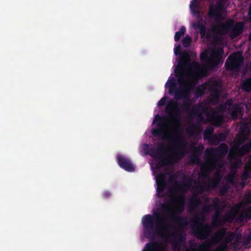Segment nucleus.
Wrapping results in <instances>:
<instances>
[{
  "mask_svg": "<svg viewBox=\"0 0 251 251\" xmlns=\"http://www.w3.org/2000/svg\"><path fill=\"white\" fill-rule=\"evenodd\" d=\"M228 151V146L225 143H222L216 148H210L206 149L204 155L208 160L210 159H215L217 166L218 159L225 157Z\"/></svg>",
  "mask_w": 251,
  "mask_h": 251,
  "instance_id": "nucleus-10",
  "label": "nucleus"
},
{
  "mask_svg": "<svg viewBox=\"0 0 251 251\" xmlns=\"http://www.w3.org/2000/svg\"><path fill=\"white\" fill-rule=\"evenodd\" d=\"M195 183L196 185L195 186V189L199 194H202L205 191H207V187L205 182H196Z\"/></svg>",
  "mask_w": 251,
  "mask_h": 251,
  "instance_id": "nucleus-25",
  "label": "nucleus"
},
{
  "mask_svg": "<svg viewBox=\"0 0 251 251\" xmlns=\"http://www.w3.org/2000/svg\"><path fill=\"white\" fill-rule=\"evenodd\" d=\"M241 87L246 92H250L251 91V77L245 79L241 85Z\"/></svg>",
  "mask_w": 251,
  "mask_h": 251,
  "instance_id": "nucleus-28",
  "label": "nucleus"
},
{
  "mask_svg": "<svg viewBox=\"0 0 251 251\" xmlns=\"http://www.w3.org/2000/svg\"><path fill=\"white\" fill-rule=\"evenodd\" d=\"M179 240H180V241H184V240H185V238H184V237H183V236H180V237H179Z\"/></svg>",
  "mask_w": 251,
  "mask_h": 251,
  "instance_id": "nucleus-53",
  "label": "nucleus"
},
{
  "mask_svg": "<svg viewBox=\"0 0 251 251\" xmlns=\"http://www.w3.org/2000/svg\"><path fill=\"white\" fill-rule=\"evenodd\" d=\"M204 146L200 144L197 147L192 146L191 148L193 154L190 156V159L192 164H196L197 165L201 163L200 156L202 155L204 151Z\"/></svg>",
  "mask_w": 251,
  "mask_h": 251,
  "instance_id": "nucleus-15",
  "label": "nucleus"
},
{
  "mask_svg": "<svg viewBox=\"0 0 251 251\" xmlns=\"http://www.w3.org/2000/svg\"><path fill=\"white\" fill-rule=\"evenodd\" d=\"M169 177H170V179L171 180L172 179V178H173V176H170Z\"/></svg>",
  "mask_w": 251,
  "mask_h": 251,
  "instance_id": "nucleus-57",
  "label": "nucleus"
},
{
  "mask_svg": "<svg viewBox=\"0 0 251 251\" xmlns=\"http://www.w3.org/2000/svg\"><path fill=\"white\" fill-rule=\"evenodd\" d=\"M162 210L166 213H169L171 209V203H163L161 205Z\"/></svg>",
  "mask_w": 251,
  "mask_h": 251,
  "instance_id": "nucleus-38",
  "label": "nucleus"
},
{
  "mask_svg": "<svg viewBox=\"0 0 251 251\" xmlns=\"http://www.w3.org/2000/svg\"><path fill=\"white\" fill-rule=\"evenodd\" d=\"M251 129L246 124L242 125L240 128L239 134L237 137L236 142L238 146L243 144L249 137Z\"/></svg>",
  "mask_w": 251,
  "mask_h": 251,
  "instance_id": "nucleus-17",
  "label": "nucleus"
},
{
  "mask_svg": "<svg viewBox=\"0 0 251 251\" xmlns=\"http://www.w3.org/2000/svg\"><path fill=\"white\" fill-rule=\"evenodd\" d=\"M249 39L250 41H251V33L249 34Z\"/></svg>",
  "mask_w": 251,
  "mask_h": 251,
  "instance_id": "nucleus-54",
  "label": "nucleus"
},
{
  "mask_svg": "<svg viewBox=\"0 0 251 251\" xmlns=\"http://www.w3.org/2000/svg\"><path fill=\"white\" fill-rule=\"evenodd\" d=\"M184 65V62L183 61H179L175 70V76L178 78L179 86L178 88L176 87L173 94L171 95L174 96L176 100L180 99L183 100L180 107L183 111L190 112L188 119L193 120L195 116H197L199 118V121L201 122L204 120L201 112V109L202 107L201 105L198 104L190 109L191 100L190 94L191 91L193 88V85L190 81L186 80V79L189 77V75L183 71V67Z\"/></svg>",
  "mask_w": 251,
  "mask_h": 251,
  "instance_id": "nucleus-1",
  "label": "nucleus"
},
{
  "mask_svg": "<svg viewBox=\"0 0 251 251\" xmlns=\"http://www.w3.org/2000/svg\"><path fill=\"white\" fill-rule=\"evenodd\" d=\"M210 210V205H204L202 208V216L196 215L191 220L193 232L195 236L199 239H206L210 236L212 232L211 226L208 224H203L205 219L203 214L208 213Z\"/></svg>",
  "mask_w": 251,
  "mask_h": 251,
  "instance_id": "nucleus-5",
  "label": "nucleus"
},
{
  "mask_svg": "<svg viewBox=\"0 0 251 251\" xmlns=\"http://www.w3.org/2000/svg\"><path fill=\"white\" fill-rule=\"evenodd\" d=\"M164 133L167 135L171 136V138L169 140L173 139L176 142L178 149L172 155L164 157L163 155L166 151V148L162 143H159L156 149H155V153L158 157L155 158L159 160V161L155 164V167L157 169H160L162 167L173 164L174 162L182 158L186 153L183 148L185 147L186 142L180 134H167L165 131ZM160 136L163 137L162 135ZM163 139H164V138ZM165 140L168 139H165Z\"/></svg>",
  "mask_w": 251,
  "mask_h": 251,
  "instance_id": "nucleus-3",
  "label": "nucleus"
},
{
  "mask_svg": "<svg viewBox=\"0 0 251 251\" xmlns=\"http://www.w3.org/2000/svg\"><path fill=\"white\" fill-rule=\"evenodd\" d=\"M180 49L181 48L180 46H177V47H176V48L175 49V53L176 55L180 54Z\"/></svg>",
  "mask_w": 251,
  "mask_h": 251,
  "instance_id": "nucleus-49",
  "label": "nucleus"
},
{
  "mask_svg": "<svg viewBox=\"0 0 251 251\" xmlns=\"http://www.w3.org/2000/svg\"><path fill=\"white\" fill-rule=\"evenodd\" d=\"M201 201L200 198L196 194H193L192 199L189 203V206L191 208H196L201 204Z\"/></svg>",
  "mask_w": 251,
  "mask_h": 251,
  "instance_id": "nucleus-24",
  "label": "nucleus"
},
{
  "mask_svg": "<svg viewBox=\"0 0 251 251\" xmlns=\"http://www.w3.org/2000/svg\"><path fill=\"white\" fill-rule=\"evenodd\" d=\"M215 176V178L212 181L209 182L208 183H206L207 187V191L209 190L210 188L212 189H215L221 181V176L219 174H216Z\"/></svg>",
  "mask_w": 251,
  "mask_h": 251,
  "instance_id": "nucleus-22",
  "label": "nucleus"
},
{
  "mask_svg": "<svg viewBox=\"0 0 251 251\" xmlns=\"http://www.w3.org/2000/svg\"><path fill=\"white\" fill-rule=\"evenodd\" d=\"M218 139L220 142H223L225 141L226 140L227 135L226 133H224L223 132H221L219 134H217Z\"/></svg>",
  "mask_w": 251,
  "mask_h": 251,
  "instance_id": "nucleus-43",
  "label": "nucleus"
},
{
  "mask_svg": "<svg viewBox=\"0 0 251 251\" xmlns=\"http://www.w3.org/2000/svg\"><path fill=\"white\" fill-rule=\"evenodd\" d=\"M248 197L251 198V193L248 196Z\"/></svg>",
  "mask_w": 251,
  "mask_h": 251,
  "instance_id": "nucleus-56",
  "label": "nucleus"
},
{
  "mask_svg": "<svg viewBox=\"0 0 251 251\" xmlns=\"http://www.w3.org/2000/svg\"><path fill=\"white\" fill-rule=\"evenodd\" d=\"M161 251H167V249L166 248H164Z\"/></svg>",
  "mask_w": 251,
  "mask_h": 251,
  "instance_id": "nucleus-55",
  "label": "nucleus"
},
{
  "mask_svg": "<svg viewBox=\"0 0 251 251\" xmlns=\"http://www.w3.org/2000/svg\"><path fill=\"white\" fill-rule=\"evenodd\" d=\"M191 185V183L190 182V181L189 179H187L186 180V182H183L181 184H178V182H176V187L177 189H188Z\"/></svg>",
  "mask_w": 251,
  "mask_h": 251,
  "instance_id": "nucleus-32",
  "label": "nucleus"
},
{
  "mask_svg": "<svg viewBox=\"0 0 251 251\" xmlns=\"http://www.w3.org/2000/svg\"><path fill=\"white\" fill-rule=\"evenodd\" d=\"M117 159L118 165L121 168L128 172L134 171L133 165L129 159L120 154L117 155Z\"/></svg>",
  "mask_w": 251,
  "mask_h": 251,
  "instance_id": "nucleus-18",
  "label": "nucleus"
},
{
  "mask_svg": "<svg viewBox=\"0 0 251 251\" xmlns=\"http://www.w3.org/2000/svg\"><path fill=\"white\" fill-rule=\"evenodd\" d=\"M170 218L173 221H176L180 228H184L188 224L187 218L182 216H177L175 212L170 214Z\"/></svg>",
  "mask_w": 251,
  "mask_h": 251,
  "instance_id": "nucleus-19",
  "label": "nucleus"
},
{
  "mask_svg": "<svg viewBox=\"0 0 251 251\" xmlns=\"http://www.w3.org/2000/svg\"><path fill=\"white\" fill-rule=\"evenodd\" d=\"M177 83L174 77L170 78L165 84V87L169 88V93L173 94L174 90L176 88Z\"/></svg>",
  "mask_w": 251,
  "mask_h": 251,
  "instance_id": "nucleus-23",
  "label": "nucleus"
},
{
  "mask_svg": "<svg viewBox=\"0 0 251 251\" xmlns=\"http://www.w3.org/2000/svg\"><path fill=\"white\" fill-rule=\"evenodd\" d=\"M221 203V200L218 198H215L213 201V204L212 206H213L215 209H218Z\"/></svg>",
  "mask_w": 251,
  "mask_h": 251,
  "instance_id": "nucleus-41",
  "label": "nucleus"
},
{
  "mask_svg": "<svg viewBox=\"0 0 251 251\" xmlns=\"http://www.w3.org/2000/svg\"><path fill=\"white\" fill-rule=\"evenodd\" d=\"M250 169L247 167H245V169L241 176V179L242 181H246L250 177Z\"/></svg>",
  "mask_w": 251,
  "mask_h": 251,
  "instance_id": "nucleus-36",
  "label": "nucleus"
},
{
  "mask_svg": "<svg viewBox=\"0 0 251 251\" xmlns=\"http://www.w3.org/2000/svg\"><path fill=\"white\" fill-rule=\"evenodd\" d=\"M143 150L146 155H149L153 158L158 157L155 153V148L154 147L150 148L148 144L145 143L143 144Z\"/></svg>",
  "mask_w": 251,
  "mask_h": 251,
  "instance_id": "nucleus-21",
  "label": "nucleus"
},
{
  "mask_svg": "<svg viewBox=\"0 0 251 251\" xmlns=\"http://www.w3.org/2000/svg\"><path fill=\"white\" fill-rule=\"evenodd\" d=\"M186 32V28L184 26H182L179 30L176 32L175 35L174 39L175 41L177 42H178L181 37L184 35Z\"/></svg>",
  "mask_w": 251,
  "mask_h": 251,
  "instance_id": "nucleus-30",
  "label": "nucleus"
},
{
  "mask_svg": "<svg viewBox=\"0 0 251 251\" xmlns=\"http://www.w3.org/2000/svg\"><path fill=\"white\" fill-rule=\"evenodd\" d=\"M229 112L233 119H236L241 111V108L239 104H234L229 108Z\"/></svg>",
  "mask_w": 251,
  "mask_h": 251,
  "instance_id": "nucleus-20",
  "label": "nucleus"
},
{
  "mask_svg": "<svg viewBox=\"0 0 251 251\" xmlns=\"http://www.w3.org/2000/svg\"><path fill=\"white\" fill-rule=\"evenodd\" d=\"M166 219L160 212H156L153 215L147 214L144 216L142 223L146 229V237L150 238L155 234L160 235L161 231L165 229H168L170 226L164 224Z\"/></svg>",
  "mask_w": 251,
  "mask_h": 251,
  "instance_id": "nucleus-4",
  "label": "nucleus"
},
{
  "mask_svg": "<svg viewBox=\"0 0 251 251\" xmlns=\"http://www.w3.org/2000/svg\"><path fill=\"white\" fill-rule=\"evenodd\" d=\"M217 134H214L209 137L207 140H208L209 143L212 145H217L220 143V141L218 139V137H217Z\"/></svg>",
  "mask_w": 251,
  "mask_h": 251,
  "instance_id": "nucleus-34",
  "label": "nucleus"
},
{
  "mask_svg": "<svg viewBox=\"0 0 251 251\" xmlns=\"http://www.w3.org/2000/svg\"><path fill=\"white\" fill-rule=\"evenodd\" d=\"M198 0H192L190 4V8L193 15L198 19L196 22L193 23L192 26L196 30H199L202 38H204L206 35V28L205 25L202 24L203 18L202 14L199 9V4Z\"/></svg>",
  "mask_w": 251,
  "mask_h": 251,
  "instance_id": "nucleus-8",
  "label": "nucleus"
},
{
  "mask_svg": "<svg viewBox=\"0 0 251 251\" xmlns=\"http://www.w3.org/2000/svg\"><path fill=\"white\" fill-rule=\"evenodd\" d=\"M177 100H171L166 105L165 111L169 114V117H161L158 115H156L155 118H158L159 122L157 124V128L152 129L151 133L153 136L159 137L162 135L164 139L171 138V136L164 133V129L169 126L170 122L176 126H178L181 123V108L179 107L180 104Z\"/></svg>",
  "mask_w": 251,
  "mask_h": 251,
  "instance_id": "nucleus-2",
  "label": "nucleus"
},
{
  "mask_svg": "<svg viewBox=\"0 0 251 251\" xmlns=\"http://www.w3.org/2000/svg\"><path fill=\"white\" fill-rule=\"evenodd\" d=\"M191 41H192L191 38L189 36L186 35L182 40V43L185 48H187L190 46Z\"/></svg>",
  "mask_w": 251,
  "mask_h": 251,
  "instance_id": "nucleus-37",
  "label": "nucleus"
},
{
  "mask_svg": "<svg viewBox=\"0 0 251 251\" xmlns=\"http://www.w3.org/2000/svg\"><path fill=\"white\" fill-rule=\"evenodd\" d=\"M248 219H247V217L246 216V214L244 212V211H242L239 215V216H238L237 218V220L238 221V222H242L244 221H246V220H247Z\"/></svg>",
  "mask_w": 251,
  "mask_h": 251,
  "instance_id": "nucleus-40",
  "label": "nucleus"
},
{
  "mask_svg": "<svg viewBox=\"0 0 251 251\" xmlns=\"http://www.w3.org/2000/svg\"><path fill=\"white\" fill-rule=\"evenodd\" d=\"M226 104L229 105V106L232 105V100H228L226 101Z\"/></svg>",
  "mask_w": 251,
  "mask_h": 251,
  "instance_id": "nucleus-50",
  "label": "nucleus"
},
{
  "mask_svg": "<svg viewBox=\"0 0 251 251\" xmlns=\"http://www.w3.org/2000/svg\"><path fill=\"white\" fill-rule=\"evenodd\" d=\"M235 175L234 174H229L226 177V180L229 183L233 184L234 182Z\"/></svg>",
  "mask_w": 251,
  "mask_h": 251,
  "instance_id": "nucleus-39",
  "label": "nucleus"
},
{
  "mask_svg": "<svg viewBox=\"0 0 251 251\" xmlns=\"http://www.w3.org/2000/svg\"><path fill=\"white\" fill-rule=\"evenodd\" d=\"M244 62V57L239 52H234L231 54L226 59L225 67L228 71L234 73L240 71Z\"/></svg>",
  "mask_w": 251,
  "mask_h": 251,
  "instance_id": "nucleus-9",
  "label": "nucleus"
},
{
  "mask_svg": "<svg viewBox=\"0 0 251 251\" xmlns=\"http://www.w3.org/2000/svg\"><path fill=\"white\" fill-rule=\"evenodd\" d=\"M214 130V128L212 126H208L206 128L204 134H203V138L205 140H207L209 139V137H211L213 135Z\"/></svg>",
  "mask_w": 251,
  "mask_h": 251,
  "instance_id": "nucleus-31",
  "label": "nucleus"
},
{
  "mask_svg": "<svg viewBox=\"0 0 251 251\" xmlns=\"http://www.w3.org/2000/svg\"><path fill=\"white\" fill-rule=\"evenodd\" d=\"M245 181H242V180L241 183V185L242 187H244L245 186V185L246 184Z\"/></svg>",
  "mask_w": 251,
  "mask_h": 251,
  "instance_id": "nucleus-51",
  "label": "nucleus"
},
{
  "mask_svg": "<svg viewBox=\"0 0 251 251\" xmlns=\"http://www.w3.org/2000/svg\"><path fill=\"white\" fill-rule=\"evenodd\" d=\"M220 215L219 212H217L212 217V225L213 226H216L220 225Z\"/></svg>",
  "mask_w": 251,
  "mask_h": 251,
  "instance_id": "nucleus-35",
  "label": "nucleus"
},
{
  "mask_svg": "<svg viewBox=\"0 0 251 251\" xmlns=\"http://www.w3.org/2000/svg\"><path fill=\"white\" fill-rule=\"evenodd\" d=\"M224 52L222 48H217L213 50L209 57L207 51L205 50L201 54L200 59L208 68L214 69L220 63Z\"/></svg>",
  "mask_w": 251,
  "mask_h": 251,
  "instance_id": "nucleus-7",
  "label": "nucleus"
},
{
  "mask_svg": "<svg viewBox=\"0 0 251 251\" xmlns=\"http://www.w3.org/2000/svg\"><path fill=\"white\" fill-rule=\"evenodd\" d=\"M196 127V126L193 125L190 127L187 128L186 129V131L189 134H192L193 132V129Z\"/></svg>",
  "mask_w": 251,
  "mask_h": 251,
  "instance_id": "nucleus-46",
  "label": "nucleus"
},
{
  "mask_svg": "<svg viewBox=\"0 0 251 251\" xmlns=\"http://www.w3.org/2000/svg\"><path fill=\"white\" fill-rule=\"evenodd\" d=\"M214 251H226V248L225 246L223 245H220L218 247H217Z\"/></svg>",
  "mask_w": 251,
  "mask_h": 251,
  "instance_id": "nucleus-47",
  "label": "nucleus"
},
{
  "mask_svg": "<svg viewBox=\"0 0 251 251\" xmlns=\"http://www.w3.org/2000/svg\"><path fill=\"white\" fill-rule=\"evenodd\" d=\"M160 246V244L158 242L149 243L146 244V249H144L143 251H154L158 249Z\"/></svg>",
  "mask_w": 251,
  "mask_h": 251,
  "instance_id": "nucleus-27",
  "label": "nucleus"
},
{
  "mask_svg": "<svg viewBox=\"0 0 251 251\" xmlns=\"http://www.w3.org/2000/svg\"><path fill=\"white\" fill-rule=\"evenodd\" d=\"M221 87L222 84L218 80L205 82L196 89V93L198 96L201 97L204 94L205 90H208L211 99L218 100L221 94Z\"/></svg>",
  "mask_w": 251,
  "mask_h": 251,
  "instance_id": "nucleus-6",
  "label": "nucleus"
},
{
  "mask_svg": "<svg viewBox=\"0 0 251 251\" xmlns=\"http://www.w3.org/2000/svg\"><path fill=\"white\" fill-rule=\"evenodd\" d=\"M206 162L202 164L201 167V175L205 178L209 176V173L216 167L215 159L208 160L206 158Z\"/></svg>",
  "mask_w": 251,
  "mask_h": 251,
  "instance_id": "nucleus-16",
  "label": "nucleus"
},
{
  "mask_svg": "<svg viewBox=\"0 0 251 251\" xmlns=\"http://www.w3.org/2000/svg\"><path fill=\"white\" fill-rule=\"evenodd\" d=\"M155 177L157 185L156 189L157 196L159 198H162L164 196L163 192L167 186L166 175L164 173H160L158 174Z\"/></svg>",
  "mask_w": 251,
  "mask_h": 251,
  "instance_id": "nucleus-14",
  "label": "nucleus"
},
{
  "mask_svg": "<svg viewBox=\"0 0 251 251\" xmlns=\"http://www.w3.org/2000/svg\"><path fill=\"white\" fill-rule=\"evenodd\" d=\"M225 3L223 1L220 0L216 2L215 6L211 5L208 13L209 18H214L216 20L222 19L223 13L226 11Z\"/></svg>",
  "mask_w": 251,
  "mask_h": 251,
  "instance_id": "nucleus-13",
  "label": "nucleus"
},
{
  "mask_svg": "<svg viewBox=\"0 0 251 251\" xmlns=\"http://www.w3.org/2000/svg\"><path fill=\"white\" fill-rule=\"evenodd\" d=\"M244 212L246 214V216L247 219H251V206H250L246 210H245Z\"/></svg>",
  "mask_w": 251,
  "mask_h": 251,
  "instance_id": "nucleus-44",
  "label": "nucleus"
},
{
  "mask_svg": "<svg viewBox=\"0 0 251 251\" xmlns=\"http://www.w3.org/2000/svg\"><path fill=\"white\" fill-rule=\"evenodd\" d=\"M235 216V213L231 211L225 214L223 219L225 222H231L234 219Z\"/></svg>",
  "mask_w": 251,
  "mask_h": 251,
  "instance_id": "nucleus-33",
  "label": "nucleus"
},
{
  "mask_svg": "<svg viewBox=\"0 0 251 251\" xmlns=\"http://www.w3.org/2000/svg\"><path fill=\"white\" fill-rule=\"evenodd\" d=\"M167 98L165 97H163L162 99H161L158 102V106L159 107L163 106L165 105L166 101Z\"/></svg>",
  "mask_w": 251,
  "mask_h": 251,
  "instance_id": "nucleus-45",
  "label": "nucleus"
},
{
  "mask_svg": "<svg viewBox=\"0 0 251 251\" xmlns=\"http://www.w3.org/2000/svg\"><path fill=\"white\" fill-rule=\"evenodd\" d=\"M211 120L215 126L218 127L222 124L224 121V117L222 115L212 116Z\"/></svg>",
  "mask_w": 251,
  "mask_h": 251,
  "instance_id": "nucleus-29",
  "label": "nucleus"
},
{
  "mask_svg": "<svg viewBox=\"0 0 251 251\" xmlns=\"http://www.w3.org/2000/svg\"><path fill=\"white\" fill-rule=\"evenodd\" d=\"M247 239L248 240L251 241V234H250L247 236Z\"/></svg>",
  "mask_w": 251,
  "mask_h": 251,
  "instance_id": "nucleus-52",
  "label": "nucleus"
},
{
  "mask_svg": "<svg viewBox=\"0 0 251 251\" xmlns=\"http://www.w3.org/2000/svg\"><path fill=\"white\" fill-rule=\"evenodd\" d=\"M185 199L183 196H179L176 199H174L173 201H176L178 204V208L177 210L178 213H181L183 209L184 206Z\"/></svg>",
  "mask_w": 251,
  "mask_h": 251,
  "instance_id": "nucleus-26",
  "label": "nucleus"
},
{
  "mask_svg": "<svg viewBox=\"0 0 251 251\" xmlns=\"http://www.w3.org/2000/svg\"><path fill=\"white\" fill-rule=\"evenodd\" d=\"M221 28L226 32H229L230 36L232 38H235L243 32L244 24L241 22H238L234 24L233 22L230 20L222 24Z\"/></svg>",
  "mask_w": 251,
  "mask_h": 251,
  "instance_id": "nucleus-11",
  "label": "nucleus"
},
{
  "mask_svg": "<svg viewBox=\"0 0 251 251\" xmlns=\"http://www.w3.org/2000/svg\"><path fill=\"white\" fill-rule=\"evenodd\" d=\"M111 196V193L108 191H105L102 193V196L104 198H108Z\"/></svg>",
  "mask_w": 251,
  "mask_h": 251,
  "instance_id": "nucleus-48",
  "label": "nucleus"
},
{
  "mask_svg": "<svg viewBox=\"0 0 251 251\" xmlns=\"http://www.w3.org/2000/svg\"><path fill=\"white\" fill-rule=\"evenodd\" d=\"M221 234L217 233L210 240L205 241L201 244L194 243L191 245L189 251H209L212 244L218 243Z\"/></svg>",
  "mask_w": 251,
  "mask_h": 251,
  "instance_id": "nucleus-12",
  "label": "nucleus"
},
{
  "mask_svg": "<svg viewBox=\"0 0 251 251\" xmlns=\"http://www.w3.org/2000/svg\"><path fill=\"white\" fill-rule=\"evenodd\" d=\"M228 190V187L227 185H223L220 189V193L222 196H224L226 194Z\"/></svg>",
  "mask_w": 251,
  "mask_h": 251,
  "instance_id": "nucleus-42",
  "label": "nucleus"
}]
</instances>
